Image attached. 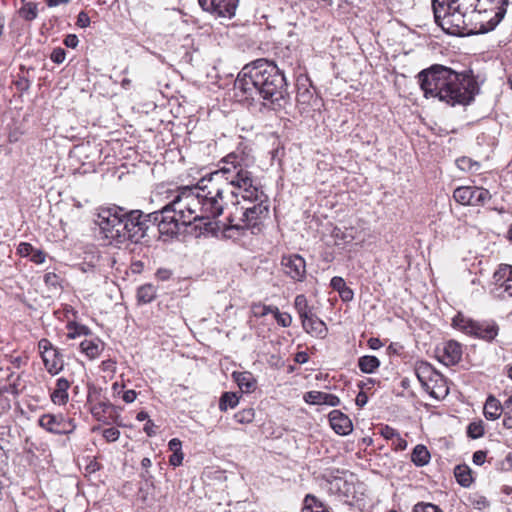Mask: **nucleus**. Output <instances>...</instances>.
I'll use <instances>...</instances> for the list:
<instances>
[{
  "label": "nucleus",
  "mask_w": 512,
  "mask_h": 512,
  "mask_svg": "<svg viewBox=\"0 0 512 512\" xmlns=\"http://www.w3.org/2000/svg\"><path fill=\"white\" fill-rule=\"evenodd\" d=\"M251 149L237 147L219 161V168L196 186H183L171 193V200L160 210L143 213L119 206L101 208L96 224L110 245L127 241L138 243L151 227L161 236H177L181 228L203 222L206 233L238 239L247 230L260 232L269 215V197L256 174Z\"/></svg>",
  "instance_id": "1"
},
{
  "label": "nucleus",
  "mask_w": 512,
  "mask_h": 512,
  "mask_svg": "<svg viewBox=\"0 0 512 512\" xmlns=\"http://www.w3.org/2000/svg\"><path fill=\"white\" fill-rule=\"evenodd\" d=\"M286 88L283 72L264 58L246 64L234 82L236 95L247 101L263 99L275 103L284 98Z\"/></svg>",
  "instance_id": "2"
},
{
  "label": "nucleus",
  "mask_w": 512,
  "mask_h": 512,
  "mask_svg": "<svg viewBox=\"0 0 512 512\" xmlns=\"http://www.w3.org/2000/svg\"><path fill=\"white\" fill-rule=\"evenodd\" d=\"M418 78L425 97H437L451 106L469 104L479 90L472 71L457 73L442 65L421 71Z\"/></svg>",
  "instance_id": "3"
},
{
  "label": "nucleus",
  "mask_w": 512,
  "mask_h": 512,
  "mask_svg": "<svg viewBox=\"0 0 512 512\" xmlns=\"http://www.w3.org/2000/svg\"><path fill=\"white\" fill-rule=\"evenodd\" d=\"M507 5L508 0H432L434 19L442 32H461L459 27L452 29L449 26L451 24V11L464 14L469 11H487L488 9L494 11V16L488 21L489 27H483L478 32L494 30L504 18ZM467 32L475 31L468 30Z\"/></svg>",
  "instance_id": "4"
},
{
  "label": "nucleus",
  "mask_w": 512,
  "mask_h": 512,
  "mask_svg": "<svg viewBox=\"0 0 512 512\" xmlns=\"http://www.w3.org/2000/svg\"><path fill=\"white\" fill-rule=\"evenodd\" d=\"M324 489L345 503L359 499L363 494V484L353 473L331 471L324 475Z\"/></svg>",
  "instance_id": "5"
},
{
  "label": "nucleus",
  "mask_w": 512,
  "mask_h": 512,
  "mask_svg": "<svg viewBox=\"0 0 512 512\" xmlns=\"http://www.w3.org/2000/svg\"><path fill=\"white\" fill-rule=\"evenodd\" d=\"M452 324L462 332L488 342L493 341L499 333V326L494 320L476 321L462 313L454 316Z\"/></svg>",
  "instance_id": "6"
},
{
  "label": "nucleus",
  "mask_w": 512,
  "mask_h": 512,
  "mask_svg": "<svg viewBox=\"0 0 512 512\" xmlns=\"http://www.w3.org/2000/svg\"><path fill=\"white\" fill-rule=\"evenodd\" d=\"M38 350L46 371L55 376L64 369V357L61 351L54 346L47 338L38 342Z\"/></svg>",
  "instance_id": "7"
},
{
  "label": "nucleus",
  "mask_w": 512,
  "mask_h": 512,
  "mask_svg": "<svg viewBox=\"0 0 512 512\" xmlns=\"http://www.w3.org/2000/svg\"><path fill=\"white\" fill-rule=\"evenodd\" d=\"M453 198L461 205L482 206L491 198L490 192L477 186H460L453 192Z\"/></svg>",
  "instance_id": "8"
},
{
  "label": "nucleus",
  "mask_w": 512,
  "mask_h": 512,
  "mask_svg": "<svg viewBox=\"0 0 512 512\" xmlns=\"http://www.w3.org/2000/svg\"><path fill=\"white\" fill-rule=\"evenodd\" d=\"M491 294L496 298L512 297V266L502 264L492 277Z\"/></svg>",
  "instance_id": "9"
},
{
  "label": "nucleus",
  "mask_w": 512,
  "mask_h": 512,
  "mask_svg": "<svg viewBox=\"0 0 512 512\" xmlns=\"http://www.w3.org/2000/svg\"><path fill=\"white\" fill-rule=\"evenodd\" d=\"M281 269L285 276L294 282H303L306 279V261L299 254H286L281 257Z\"/></svg>",
  "instance_id": "10"
},
{
  "label": "nucleus",
  "mask_w": 512,
  "mask_h": 512,
  "mask_svg": "<svg viewBox=\"0 0 512 512\" xmlns=\"http://www.w3.org/2000/svg\"><path fill=\"white\" fill-rule=\"evenodd\" d=\"M39 425L53 434H70L76 429L73 419L66 418L62 414H44L39 418Z\"/></svg>",
  "instance_id": "11"
},
{
  "label": "nucleus",
  "mask_w": 512,
  "mask_h": 512,
  "mask_svg": "<svg viewBox=\"0 0 512 512\" xmlns=\"http://www.w3.org/2000/svg\"><path fill=\"white\" fill-rule=\"evenodd\" d=\"M239 0H198L199 5L216 17L230 19L235 15Z\"/></svg>",
  "instance_id": "12"
},
{
  "label": "nucleus",
  "mask_w": 512,
  "mask_h": 512,
  "mask_svg": "<svg viewBox=\"0 0 512 512\" xmlns=\"http://www.w3.org/2000/svg\"><path fill=\"white\" fill-rule=\"evenodd\" d=\"M437 359L446 366L457 364L462 357L461 345L454 340L447 341L442 348L436 350Z\"/></svg>",
  "instance_id": "13"
},
{
  "label": "nucleus",
  "mask_w": 512,
  "mask_h": 512,
  "mask_svg": "<svg viewBox=\"0 0 512 512\" xmlns=\"http://www.w3.org/2000/svg\"><path fill=\"white\" fill-rule=\"evenodd\" d=\"M301 323L305 332L310 334L312 337L324 339L328 334L326 323L321 320L315 312L301 320Z\"/></svg>",
  "instance_id": "14"
},
{
  "label": "nucleus",
  "mask_w": 512,
  "mask_h": 512,
  "mask_svg": "<svg viewBox=\"0 0 512 512\" xmlns=\"http://www.w3.org/2000/svg\"><path fill=\"white\" fill-rule=\"evenodd\" d=\"M304 401L310 405H326L337 407L340 405V398L334 394L322 391H308L303 396Z\"/></svg>",
  "instance_id": "15"
},
{
  "label": "nucleus",
  "mask_w": 512,
  "mask_h": 512,
  "mask_svg": "<svg viewBox=\"0 0 512 512\" xmlns=\"http://www.w3.org/2000/svg\"><path fill=\"white\" fill-rule=\"evenodd\" d=\"M331 428L339 435H348L353 430L350 418L340 410H332L329 415Z\"/></svg>",
  "instance_id": "16"
},
{
  "label": "nucleus",
  "mask_w": 512,
  "mask_h": 512,
  "mask_svg": "<svg viewBox=\"0 0 512 512\" xmlns=\"http://www.w3.org/2000/svg\"><path fill=\"white\" fill-rule=\"evenodd\" d=\"M423 389L436 400H442L449 394L447 380L440 372L429 381L428 386H423Z\"/></svg>",
  "instance_id": "17"
},
{
  "label": "nucleus",
  "mask_w": 512,
  "mask_h": 512,
  "mask_svg": "<svg viewBox=\"0 0 512 512\" xmlns=\"http://www.w3.org/2000/svg\"><path fill=\"white\" fill-rule=\"evenodd\" d=\"M73 153L83 164L94 165L99 158V149L90 143H83L76 146Z\"/></svg>",
  "instance_id": "18"
},
{
  "label": "nucleus",
  "mask_w": 512,
  "mask_h": 512,
  "mask_svg": "<svg viewBox=\"0 0 512 512\" xmlns=\"http://www.w3.org/2000/svg\"><path fill=\"white\" fill-rule=\"evenodd\" d=\"M296 101L302 112H306L307 108L317 101L314 93L307 87L306 83H297Z\"/></svg>",
  "instance_id": "19"
},
{
  "label": "nucleus",
  "mask_w": 512,
  "mask_h": 512,
  "mask_svg": "<svg viewBox=\"0 0 512 512\" xmlns=\"http://www.w3.org/2000/svg\"><path fill=\"white\" fill-rule=\"evenodd\" d=\"M232 377L234 381L237 383L238 387L242 392L251 393L257 387V380L251 372L243 371L237 372L234 371L232 373Z\"/></svg>",
  "instance_id": "20"
},
{
  "label": "nucleus",
  "mask_w": 512,
  "mask_h": 512,
  "mask_svg": "<svg viewBox=\"0 0 512 512\" xmlns=\"http://www.w3.org/2000/svg\"><path fill=\"white\" fill-rule=\"evenodd\" d=\"M414 371L422 387L428 386L429 381L439 373L430 363L426 361H417Z\"/></svg>",
  "instance_id": "21"
},
{
  "label": "nucleus",
  "mask_w": 512,
  "mask_h": 512,
  "mask_svg": "<svg viewBox=\"0 0 512 512\" xmlns=\"http://www.w3.org/2000/svg\"><path fill=\"white\" fill-rule=\"evenodd\" d=\"M70 388V382L64 378H58L56 380V386L50 395L51 401L57 405H64L68 401V389Z\"/></svg>",
  "instance_id": "22"
},
{
  "label": "nucleus",
  "mask_w": 512,
  "mask_h": 512,
  "mask_svg": "<svg viewBox=\"0 0 512 512\" xmlns=\"http://www.w3.org/2000/svg\"><path fill=\"white\" fill-rule=\"evenodd\" d=\"M104 349V343L99 338L85 339L80 343V350L89 359H96Z\"/></svg>",
  "instance_id": "23"
},
{
  "label": "nucleus",
  "mask_w": 512,
  "mask_h": 512,
  "mask_svg": "<svg viewBox=\"0 0 512 512\" xmlns=\"http://www.w3.org/2000/svg\"><path fill=\"white\" fill-rule=\"evenodd\" d=\"M503 413V404L493 395H489L485 401L483 414L487 420H497Z\"/></svg>",
  "instance_id": "24"
},
{
  "label": "nucleus",
  "mask_w": 512,
  "mask_h": 512,
  "mask_svg": "<svg viewBox=\"0 0 512 512\" xmlns=\"http://www.w3.org/2000/svg\"><path fill=\"white\" fill-rule=\"evenodd\" d=\"M301 512H330L329 507L312 494H307L303 500Z\"/></svg>",
  "instance_id": "25"
},
{
  "label": "nucleus",
  "mask_w": 512,
  "mask_h": 512,
  "mask_svg": "<svg viewBox=\"0 0 512 512\" xmlns=\"http://www.w3.org/2000/svg\"><path fill=\"white\" fill-rule=\"evenodd\" d=\"M454 476L462 487H469L473 482L472 471L466 464L457 465L454 469Z\"/></svg>",
  "instance_id": "26"
},
{
  "label": "nucleus",
  "mask_w": 512,
  "mask_h": 512,
  "mask_svg": "<svg viewBox=\"0 0 512 512\" xmlns=\"http://www.w3.org/2000/svg\"><path fill=\"white\" fill-rule=\"evenodd\" d=\"M380 366V361L376 356L365 355L359 358L358 367L363 373L372 374Z\"/></svg>",
  "instance_id": "27"
},
{
  "label": "nucleus",
  "mask_w": 512,
  "mask_h": 512,
  "mask_svg": "<svg viewBox=\"0 0 512 512\" xmlns=\"http://www.w3.org/2000/svg\"><path fill=\"white\" fill-rule=\"evenodd\" d=\"M294 308L297 311L299 318L303 320L307 318L309 314L314 313L313 307H311L308 303V300L305 295L299 294L295 297L294 300Z\"/></svg>",
  "instance_id": "28"
},
{
  "label": "nucleus",
  "mask_w": 512,
  "mask_h": 512,
  "mask_svg": "<svg viewBox=\"0 0 512 512\" xmlns=\"http://www.w3.org/2000/svg\"><path fill=\"white\" fill-rule=\"evenodd\" d=\"M331 236L333 237L336 245L348 244L355 239L353 228H346L343 230L339 227H334Z\"/></svg>",
  "instance_id": "29"
},
{
  "label": "nucleus",
  "mask_w": 512,
  "mask_h": 512,
  "mask_svg": "<svg viewBox=\"0 0 512 512\" xmlns=\"http://www.w3.org/2000/svg\"><path fill=\"white\" fill-rule=\"evenodd\" d=\"M157 296V288L150 284H144L137 289V299L140 303L147 304L152 302Z\"/></svg>",
  "instance_id": "30"
},
{
  "label": "nucleus",
  "mask_w": 512,
  "mask_h": 512,
  "mask_svg": "<svg viewBox=\"0 0 512 512\" xmlns=\"http://www.w3.org/2000/svg\"><path fill=\"white\" fill-rule=\"evenodd\" d=\"M430 460V453L428 451V449L424 446V445H416L412 451V454H411V461L416 465V466H424L426 464H428Z\"/></svg>",
  "instance_id": "31"
},
{
  "label": "nucleus",
  "mask_w": 512,
  "mask_h": 512,
  "mask_svg": "<svg viewBox=\"0 0 512 512\" xmlns=\"http://www.w3.org/2000/svg\"><path fill=\"white\" fill-rule=\"evenodd\" d=\"M239 403V396L233 392H225L219 400V409L222 412L227 411L229 408H235Z\"/></svg>",
  "instance_id": "32"
},
{
  "label": "nucleus",
  "mask_w": 512,
  "mask_h": 512,
  "mask_svg": "<svg viewBox=\"0 0 512 512\" xmlns=\"http://www.w3.org/2000/svg\"><path fill=\"white\" fill-rule=\"evenodd\" d=\"M488 463L493 465L497 471L507 472L512 470V452H508L503 459L490 457Z\"/></svg>",
  "instance_id": "33"
},
{
  "label": "nucleus",
  "mask_w": 512,
  "mask_h": 512,
  "mask_svg": "<svg viewBox=\"0 0 512 512\" xmlns=\"http://www.w3.org/2000/svg\"><path fill=\"white\" fill-rule=\"evenodd\" d=\"M456 165L460 170L470 173H478L481 167L479 162L465 156L458 158L456 160Z\"/></svg>",
  "instance_id": "34"
},
{
  "label": "nucleus",
  "mask_w": 512,
  "mask_h": 512,
  "mask_svg": "<svg viewBox=\"0 0 512 512\" xmlns=\"http://www.w3.org/2000/svg\"><path fill=\"white\" fill-rule=\"evenodd\" d=\"M38 8L37 4L26 0L23 2V6L19 9V15L25 20L31 21L37 17Z\"/></svg>",
  "instance_id": "35"
},
{
  "label": "nucleus",
  "mask_w": 512,
  "mask_h": 512,
  "mask_svg": "<svg viewBox=\"0 0 512 512\" xmlns=\"http://www.w3.org/2000/svg\"><path fill=\"white\" fill-rule=\"evenodd\" d=\"M254 418L255 411L253 408H246L234 414L235 421L240 424H249L254 420Z\"/></svg>",
  "instance_id": "36"
},
{
  "label": "nucleus",
  "mask_w": 512,
  "mask_h": 512,
  "mask_svg": "<svg viewBox=\"0 0 512 512\" xmlns=\"http://www.w3.org/2000/svg\"><path fill=\"white\" fill-rule=\"evenodd\" d=\"M484 432V424L482 421L471 422L467 427V435L472 439L482 437Z\"/></svg>",
  "instance_id": "37"
},
{
  "label": "nucleus",
  "mask_w": 512,
  "mask_h": 512,
  "mask_svg": "<svg viewBox=\"0 0 512 512\" xmlns=\"http://www.w3.org/2000/svg\"><path fill=\"white\" fill-rule=\"evenodd\" d=\"M503 426L512 429V396L503 403Z\"/></svg>",
  "instance_id": "38"
},
{
  "label": "nucleus",
  "mask_w": 512,
  "mask_h": 512,
  "mask_svg": "<svg viewBox=\"0 0 512 512\" xmlns=\"http://www.w3.org/2000/svg\"><path fill=\"white\" fill-rule=\"evenodd\" d=\"M275 306L265 305L262 303H253L251 306V312L254 317L261 318L269 313L273 312Z\"/></svg>",
  "instance_id": "39"
},
{
  "label": "nucleus",
  "mask_w": 512,
  "mask_h": 512,
  "mask_svg": "<svg viewBox=\"0 0 512 512\" xmlns=\"http://www.w3.org/2000/svg\"><path fill=\"white\" fill-rule=\"evenodd\" d=\"M272 314L274 315V318L276 322L282 326V327H289L292 323V317L289 313L286 312H280L278 307H274Z\"/></svg>",
  "instance_id": "40"
},
{
  "label": "nucleus",
  "mask_w": 512,
  "mask_h": 512,
  "mask_svg": "<svg viewBox=\"0 0 512 512\" xmlns=\"http://www.w3.org/2000/svg\"><path fill=\"white\" fill-rule=\"evenodd\" d=\"M68 338L74 339L80 335H87L89 329L84 325L69 324L68 325Z\"/></svg>",
  "instance_id": "41"
},
{
  "label": "nucleus",
  "mask_w": 512,
  "mask_h": 512,
  "mask_svg": "<svg viewBox=\"0 0 512 512\" xmlns=\"http://www.w3.org/2000/svg\"><path fill=\"white\" fill-rule=\"evenodd\" d=\"M65 58H66V52L61 47L54 48L50 55L51 61L56 64L63 63Z\"/></svg>",
  "instance_id": "42"
},
{
  "label": "nucleus",
  "mask_w": 512,
  "mask_h": 512,
  "mask_svg": "<svg viewBox=\"0 0 512 512\" xmlns=\"http://www.w3.org/2000/svg\"><path fill=\"white\" fill-rule=\"evenodd\" d=\"M413 512H443L437 505L426 503V504H416L414 506Z\"/></svg>",
  "instance_id": "43"
},
{
  "label": "nucleus",
  "mask_w": 512,
  "mask_h": 512,
  "mask_svg": "<svg viewBox=\"0 0 512 512\" xmlns=\"http://www.w3.org/2000/svg\"><path fill=\"white\" fill-rule=\"evenodd\" d=\"M102 435L106 439V441L115 442L120 437V431L115 427H110L104 429Z\"/></svg>",
  "instance_id": "44"
},
{
  "label": "nucleus",
  "mask_w": 512,
  "mask_h": 512,
  "mask_svg": "<svg viewBox=\"0 0 512 512\" xmlns=\"http://www.w3.org/2000/svg\"><path fill=\"white\" fill-rule=\"evenodd\" d=\"M34 251V247L32 244L28 242H21L17 247V253L21 257H28L31 256L32 252Z\"/></svg>",
  "instance_id": "45"
},
{
  "label": "nucleus",
  "mask_w": 512,
  "mask_h": 512,
  "mask_svg": "<svg viewBox=\"0 0 512 512\" xmlns=\"http://www.w3.org/2000/svg\"><path fill=\"white\" fill-rule=\"evenodd\" d=\"M381 435L387 440H394L396 436H398V431L388 425H385L381 428Z\"/></svg>",
  "instance_id": "46"
},
{
  "label": "nucleus",
  "mask_w": 512,
  "mask_h": 512,
  "mask_svg": "<svg viewBox=\"0 0 512 512\" xmlns=\"http://www.w3.org/2000/svg\"><path fill=\"white\" fill-rule=\"evenodd\" d=\"M472 461L475 465H478V466L483 465L486 461L488 462L487 452L483 451V450H478V451L474 452Z\"/></svg>",
  "instance_id": "47"
},
{
  "label": "nucleus",
  "mask_w": 512,
  "mask_h": 512,
  "mask_svg": "<svg viewBox=\"0 0 512 512\" xmlns=\"http://www.w3.org/2000/svg\"><path fill=\"white\" fill-rule=\"evenodd\" d=\"M30 260L35 264H42L46 260V253L42 250L35 249L30 256Z\"/></svg>",
  "instance_id": "48"
},
{
  "label": "nucleus",
  "mask_w": 512,
  "mask_h": 512,
  "mask_svg": "<svg viewBox=\"0 0 512 512\" xmlns=\"http://www.w3.org/2000/svg\"><path fill=\"white\" fill-rule=\"evenodd\" d=\"M330 286L332 287V289H334L335 291H337L339 293L347 285L342 277L334 276L330 281Z\"/></svg>",
  "instance_id": "49"
},
{
  "label": "nucleus",
  "mask_w": 512,
  "mask_h": 512,
  "mask_svg": "<svg viewBox=\"0 0 512 512\" xmlns=\"http://www.w3.org/2000/svg\"><path fill=\"white\" fill-rule=\"evenodd\" d=\"M172 275V271L168 268H159L155 273V277L159 281H168Z\"/></svg>",
  "instance_id": "50"
},
{
  "label": "nucleus",
  "mask_w": 512,
  "mask_h": 512,
  "mask_svg": "<svg viewBox=\"0 0 512 512\" xmlns=\"http://www.w3.org/2000/svg\"><path fill=\"white\" fill-rule=\"evenodd\" d=\"M59 277L53 273L48 272L44 275V282L48 286L56 287L58 285Z\"/></svg>",
  "instance_id": "51"
},
{
  "label": "nucleus",
  "mask_w": 512,
  "mask_h": 512,
  "mask_svg": "<svg viewBox=\"0 0 512 512\" xmlns=\"http://www.w3.org/2000/svg\"><path fill=\"white\" fill-rule=\"evenodd\" d=\"M168 447L172 453L182 452V442L178 438H172L168 443Z\"/></svg>",
  "instance_id": "52"
},
{
  "label": "nucleus",
  "mask_w": 512,
  "mask_h": 512,
  "mask_svg": "<svg viewBox=\"0 0 512 512\" xmlns=\"http://www.w3.org/2000/svg\"><path fill=\"white\" fill-rule=\"evenodd\" d=\"M339 296L344 302H349L353 299L354 292L350 287L345 286V288L339 292Z\"/></svg>",
  "instance_id": "53"
},
{
  "label": "nucleus",
  "mask_w": 512,
  "mask_h": 512,
  "mask_svg": "<svg viewBox=\"0 0 512 512\" xmlns=\"http://www.w3.org/2000/svg\"><path fill=\"white\" fill-rule=\"evenodd\" d=\"M136 397H137V393L135 390H132V389L124 390V392L121 396L122 400L127 404L134 402Z\"/></svg>",
  "instance_id": "54"
},
{
  "label": "nucleus",
  "mask_w": 512,
  "mask_h": 512,
  "mask_svg": "<svg viewBox=\"0 0 512 512\" xmlns=\"http://www.w3.org/2000/svg\"><path fill=\"white\" fill-rule=\"evenodd\" d=\"M183 458H184L183 452L172 453L171 456L169 457V463H170V465H172L174 467H178L182 464Z\"/></svg>",
  "instance_id": "55"
},
{
  "label": "nucleus",
  "mask_w": 512,
  "mask_h": 512,
  "mask_svg": "<svg viewBox=\"0 0 512 512\" xmlns=\"http://www.w3.org/2000/svg\"><path fill=\"white\" fill-rule=\"evenodd\" d=\"M79 41L76 34H67L66 38L64 39V44L68 48H76Z\"/></svg>",
  "instance_id": "56"
},
{
  "label": "nucleus",
  "mask_w": 512,
  "mask_h": 512,
  "mask_svg": "<svg viewBox=\"0 0 512 512\" xmlns=\"http://www.w3.org/2000/svg\"><path fill=\"white\" fill-rule=\"evenodd\" d=\"M90 23V18L85 12H80L77 17V25L80 28H86Z\"/></svg>",
  "instance_id": "57"
},
{
  "label": "nucleus",
  "mask_w": 512,
  "mask_h": 512,
  "mask_svg": "<svg viewBox=\"0 0 512 512\" xmlns=\"http://www.w3.org/2000/svg\"><path fill=\"white\" fill-rule=\"evenodd\" d=\"M472 503L478 509H484L489 506V501L484 496H477Z\"/></svg>",
  "instance_id": "58"
},
{
  "label": "nucleus",
  "mask_w": 512,
  "mask_h": 512,
  "mask_svg": "<svg viewBox=\"0 0 512 512\" xmlns=\"http://www.w3.org/2000/svg\"><path fill=\"white\" fill-rule=\"evenodd\" d=\"M156 426L154 424V422L150 419H148L143 427V430L144 432L149 436V437H152L154 435H156V430H155Z\"/></svg>",
  "instance_id": "59"
},
{
  "label": "nucleus",
  "mask_w": 512,
  "mask_h": 512,
  "mask_svg": "<svg viewBox=\"0 0 512 512\" xmlns=\"http://www.w3.org/2000/svg\"><path fill=\"white\" fill-rule=\"evenodd\" d=\"M355 402L360 408L364 407L368 402L367 394L363 391L359 392L356 396Z\"/></svg>",
  "instance_id": "60"
},
{
  "label": "nucleus",
  "mask_w": 512,
  "mask_h": 512,
  "mask_svg": "<svg viewBox=\"0 0 512 512\" xmlns=\"http://www.w3.org/2000/svg\"><path fill=\"white\" fill-rule=\"evenodd\" d=\"M295 362H297L298 364H305L308 362L309 360V356L307 354V352L305 351H300V352H297L295 354V358H294Z\"/></svg>",
  "instance_id": "61"
},
{
  "label": "nucleus",
  "mask_w": 512,
  "mask_h": 512,
  "mask_svg": "<svg viewBox=\"0 0 512 512\" xmlns=\"http://www.w3.org/2000/svg\"><path fill=\"white\" fill-rule=\"evenodd\" d=\"M393 441V444L396 446L397 449L399 450H404L406 449L407 447V442L405 439H403L400 434H398V436H396V438Z\"/></svg>",
  "instance_id": "62"
},
{
  "label": "nucleus",
  "mask_w": 512,
  "mask_h": 512,
  "mask_svg": "<svg viewBox=\"0 0 512 512\" xmlns=\"http://www.w3.org/2000/svg\"><path fill=\"white\" fill-rule=\"evenodd\" d=\"M115 365H116L115 361H113L111 359H108V360L102 361L101 369L103 371H114L115 370Z\"/></svg>",
  "instance_id": "63"
},
{
  "label": "nucleus",
  "mask_w": 512,
  "mask_h": 512,
  "mask_svg": "<svg viewBox=\"0 0 512 512\" xmlns=\"http://www.w3.org/2000/svg\"><path fill=\"white\" fill-rule=\"evenodd\" d=\"M112 392L114 396H122L124 392V385L118 382L112 384Z\"/></svg>",
  "instance_id": "64"
}]
</instances>
